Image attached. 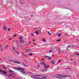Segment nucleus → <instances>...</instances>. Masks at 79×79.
<instances>
[{
	"label": "nucleus",
	"mask_w": 79,
	"mask_h": 79,
	"mask_svg": "<svg viewBox=\"0 0 79 79\" xmlns=\"http://www.w3.org/2000/svg\"><path fill=\"white\" fill-rule=\"evenodd\" d=\"M22 65H23V66H24V67H27V65H26V64H24V63H22Z\"/></svg>",
	"instance_id": "9b49d317"
},
{
	"label": "nucleus",
	"mask_w": 79,
	"mask_h": 79,
	"mask_svg": "<svg viewBox=\"0 0 79 79\" xmlns=\"http://www.w3.org/2000/svg\"><path fill=\"white\" fill-rule=\"evenodd\" d=\"M4 60H6V58H4Z\"/></svg>",
	"instance_id": "0e129e2a"
},
{
	"label": "nucleus",
	"mask_w": 79,
	"mask_h": 79,
	"mask_svg": "<svg viewBox=\"0 0 79 79\" xmlns=\"http://www.w3.org/2000/svg\"><path fill=\"white\" fill-rule=\"evenodd\" d=\"M76 54L77 55H78L79 56V54L78 53H76Z\"/></svg>",
	"instance_id": "c9c22d12"
},
{
	"label": "nucleus",
	"mask_w": 79,
	"mask_h": 79,
	"mask_svg": "<svg viewBox=\"0 0 79 79\" xmlns=\"http://www.w3.org/2000/svg\"><path fill=\"white\" fill-rule=\"evenodd\" d=\"M59 52L58 53L59 54L60 53V52H61V49H60V48H59Z\"/></svg>",
	"instance_id": "f3484780"
},
{
	"label": "nucleus",
	"mask_w": 79,
	"mask_h": 79,
	"mask_svg": "<svg viewBox=\"0 0 79 79\" xmlns=\"http://www.w3.org/2000/svg\"><path fill=\"white\" fill-rule=\"evenodd\" d=\"M52 64H55V63H52Z\"/></svg>",
	"instance_id": "052dcab7"
},
{
	"label": "nucleus",
	"mask_w": 79,
	"mask_h": 79,
	"mask_svg": "<svg viewBox=\"0 0 79 79\" xmlns=\"http://www.w3.org/2000/svg\"><path fill=\"white\" fill-rule=\"evenodd\" d=\"M43 71H44H44L47 72V71H45V70H44V69H43L42 70V72H43Z\"/></svg>",
	"instance_id": "a878e982"
},
{
	"label": "nucleus",
	"mask_w": 79,
	"mask_h": 79,
	"mask_svg": "<svg viewBox=\"0 0 79 79\" xmlns=\"http://www.w3.org/2000/svg\"><path fill=\"white\" fill-rule=\"evenodd\" d=\"M44 63H45V61H44L43 62L40 63V64H44Z\"/></svg>",
	"instance_id": "393cba45"
},
{
	"label": "nucleus",
	"mask_w": 79,
	"mask_h": 79,
	"mask_svg": "<svg viewBox=\"0 0 79 79\" xmlns=\"http://www.w3.org/2000/svg\"><path fill=\"white\" fill-rule=\"evenodd\" d=\"M42 60H44V59H42Z\"/></svg>",
	"instance_id": "13d9d810"
},
{
	"label": "nucleus",
	"mask_w": 79,
	"mask_h": 79,
	"mask_svg": "<svg viewBox=\"0 0 79 79\" xmlns=\"http://www.w3.org/2000/svg\"><path fill=\"white\" fill-rule=\"evenodd\" d=\"M13 49L14 50V51H15V52H16V50H15V47H13Z\"/></svg>",
	"instance_id": "aec40b11"
},
{
	"label": "nucleus",
	"mask_w": 79,
	"mask_h": 79,
	"mask_svg": "<svg viewBox=\"0 0 79 79\" xmlns=\"http://www.w3.org/2000/svg\"><path fill=\"white\" fill-rule=\"evenodd\" d=\"M24 61H25L26 63H27V61H26V60H24Z\"/></svg>",
	"instance_id": "f704fd0d"
},
{
	"label": "nucleus",
	"mask_w": 79,
	"mask_h": 79,
	"mask_svg": "<svg viewBox=\"0 0 79 79\" xmlns=\"http://www.w3.org/2000/svg\"><path fill=\"white\" fill-rule=\"evenodd\" d=\"M33 41H34V42H35V40L34 39L33 40Z\"/></svg>",
	"instance_id": "de8ad7c7"
},
{
	"label": "nucleus",
	"mask_w": 79,
	"mask_h": 79,
	"mask_svg": "<svg viewBox=\"0 0 79 79\" xmlns=\"http://www.w3.org/2000/svg\"><path fill=\"white\" fill-rule=\"evenodd\" d=\"M9 71L10 72V73H13L14 72V71H13L12 70H9Z\"/></svg>",
	"instance_id": "4468645a"
},
{
	"label": "nucleus",
	"mask_w": 79,
	"mask_h": 79,
	"mask_svg": "<svg viewBox=\"0 0 79 79\" xmlns=\"http://www.w3.org/2000/svg\"><path fill=\"white\" fill-rule=\"evenodd\" d=\"M13 42H18V40H13Z\"/></svg>",
	"instance_id": "4be33fe9"
},
{
	"label": "nucleus",
	"mask_w": 79,
	"mask_h": 79,
	"mask_svg": "<svg viewBox=\"0 0 79 79\" xmlns=\"http://www.w3.org/2000/svg\"><path fill=\"white\" fill-rule=\"evenodd\" d=\"M36 79H41V78H39L38 77H36Z\"/></svg>",
	"instance_id": "7c9ffc66"
},
{
	"label": "nucleus",
	"mask_w": 79,
	"mask_h": 79,
	"mask_svg": "<svg viewBox=\"0 0 79 79\" xmlns=\"http://www.w3.org/2000/svg\"><path fill=\"white\" fill-rule=\"evenodd\" d=\"M22 54H23V56H25V55H24V53H23V52L22 53Z\"/></svg>",
	"instance_id": "a19ab883"
},
{
	"label": "nucleus",
	"mask_w": 79,
	"mask_h": 79,
	"mask_svg": "<svg viewBox=\"0 0 79 79\" xmlns=\"http://www.w3.org/2000/svg\"><path fill=\"white\" fill-rule=\"evenodd\" d=\"M7 30L8 31H11V29L10 28H8Z\"/></svg>",
	"instance_id": "5701e85b"
},
{
	"label": "nucleus",
	"mask_w": 79,
	"mask_h": 79,
	"mask_svg": "<svg viewBox=\"0 0 79 79\" xmlns=\"http://www.w3.org/2000/svg\"><path fill=\"white\" fill-rule=\"evenodd\" d=\"M33 44H34V45H36L37 44H36L35 43H34Z\"/></svg>",
	"instance_id": "79ce46f5"
},
{
	"label": "nucleus",
	"mask_w": 79,
	"mask_h": 79,
	"mask_svg": "<svg viewBox=\"0 0 79 79\" xmlns=\"http://www.w3.org/2000/svg\"><path fill=\"white\" fill-rule=\"evenodd\" d=\"M16 35H17V34L14 35V37H16Z\"/></svg>",
	"instance_id": "473e14b6"
},
{
	"label": "nucleus",
	"mask_w": 79,
	"mask_h": 79,
	"mask_svg": "<svg viewBox=\"0 0 79 79\" xmlns=\"http://www.w3.org/2000/svg\"><path fill=\"white\" fill-rule=\"evenodd\" d=\"M0 60H2V59H1V58H0Z\"/></svg>",
	"instance_id": "338daca9"
},
{
	"label": "nucleus",
	"mask_w": 79,
	"mask_h": 79,
	"mask_svg": "<svg viewBox=\"0 0 79 79\" xmlns=\"http://www.w3.org/2000/svg\"><path fill=\"white\" fill-rule=\"evenodd\" d=\"M74 60V59H70V60Z\"/></svg>",
	"instance_id": "09e8293b"
},
{
	"label": "nucleus",
	"mask_w": 79,
	"mask_h": 79,
	"mask_svg": "<svg viewBox=\"0 0 79 79\" xmlns=\"http://www.w3.org/2000/svg\"><path fill=\"white\" fill-rule=\"evenodd\" d=\"M61 61V60H59L58 61V63H60Z\"/></svg>",
	"instance_id": "58836bf2"
},
{
	"label": "nucleus",
	"mask_w": 79,
	"mask_h": 79,
	"mask_svg": "<svg viewBox=\"0 0 79 79\" xmlns=\"http://www.w3.org/2000/svg\"><path fill=\"white\" fill-rule=\"evenodd\" d=\"M47 78V77L45 76V77H42L41 78V79H46Z\"/></svg>",
	"instance_id": "f8f14e48"
},
{
	"label": "nucleus",
	"mask_w": 79,
	"mask_h": 79,
	"mask_svg": "<svg viewBox=\"0 0 79 79\" xmlns=\"http://www.w3.org/2000/svg\"><path fill=\"white\" fill-rule=\"evenodd\" d=\"M8 47H9V45L8 44H7L5 46L4 49H7Z\"/></svg>",
	"instance_id": "423d86ee"
},
{
	"label": "nucleus",
	"mask_w": 79,
	"mask_h": 79,
	"mask_svg": "<svg viewBox=\"0 0 79 79\" xmlns=\"http://www.w3.org/2000/svg\"><path fill=\"white\" fill-rule=\"evenodd\" d=\"M18 47H19V45H18Z\"/></svg>",
	"instance_id": "603ef678"
},
{
	"label": "nucleus",
	"mask_w": 79,
	"mask_h": 79,
	"mask_svg": "<svg viewBox=\"0 0 79 79\" xmlns=\"http://www.w3.org/2000/svg\"><path fill=\"white\" fill-rule=\"evenodd\" d=\"M71 46H73V45H69L68 47H67V48H68V47H71Z\"/></svg>",
	"instance_id": "412c9836"
},
{
	"label": "nucleus",
	"mask_w": 79,
	"mask_h": 79,
	"mask_svg": "<svg viewBox=\"0 0 79 79\" xmlns=\"http://www.w3.org/2000/svg\"><path fill=\"white\" fill-rule=\"evenodd\" d=\"M55 48V49H57V48Z\"/></svg>",
	"instance_id": "4d7b16f0"
},
{
	"label": "nucleus",
	"mask_w": 79,
	"mask_h": 79,
	"mask_svg": "<svg viewBox=\"0 0 79 79\" xmlns=\"http://www.w3.org/2000/svg\"><path fill=\"white\" fill-rule=\"evenodd\" d=\"M20 42L21 44H24V41L23 40V39L20 40Z\"/></svg>",
	"instance_id": "0eeeda50"
},
{
	"label": "nucleus",
	"mask_w": 79,
	"mask_h": 79,
	"mask_svg": "<svg viewBox=\"0 0 79 79\" xmlns=\"http://www.w3.org/2000/svg\"><path fill=\"white\" fill-rule=\"evenodd\" d=\"M11 39H12V38H9V40H11Z\"/></svg>",
	"instance_id": "37998d69"
},
{
	"label": "nucleus",
	"mask_w": 79,
	"mask_h": 79,
	"mask_svg": "<svg viewBox=\"0 0 79 79\" xmlns=\"http://www.w3.org/2000/svg\"><path fill=\"white\" fill-rule=\"evenodd\" d=\"M27 56V55H25V56Z\"/></svg>",
	"instance_id": "69168bd1"
},
{
	"label": "nucleus",
	"mask_w": 79,
	"mask_h": 79,
	"mask_svg": "<svg viewBox=\"0 0 79 79\" xmlns=\"http://www.w3.org/2000/svg\"><path fill=\"white\" fill-rule=\"evenodd\" d=\"M53 62V61H52L51 62V64H52Z\"/></svg>",
	"instance_id": "a18cd8bd"
},
{
	"label": "nucleus",
	"mask_w": 79,
	"mask_h": 79,
	"mask_svg": "<svg viewBox=\"0 0 79 79\" xmlns=\"http://www.w3.org/2000/svg\"><path fill=\"white\" fill-rule=\"evenodd\" d=\"M74 64H75V65H76V66H77V64L76 63H75V62H74Z\"/></svg>",
	"instance_id": "bb28decb"
},
{
	"label": "nucleus",
	"mask_w": 79,
	"mask_h": 79,
	"mask_svg": "<svg viewBox=\"0 0 79 79\" xmlns=\"http://www.w3.org/2000/svg\"><path fill=\"white\" fill-rule=\"evenodd\" d=\"M33 76H37V77H42V75H33Z\"/></svg>",
	"instance_id": "6e6552de"
},
{
	"label": "nucleus",
	"mask_w": 79,
	"mask_h": 79,
	"mask_svg": "<svg viewBox=\"0 0 79 79\" xmlns=\"http://www.w3.org/2000/svg\"><path fill=\"white\" fill-rule=\"evenodd\" d=\"M33 55V54L32 53L29 54V55H30V56H32Z\"/></svg>",
	"instance_id": "6ab92c4d"
},
{
	"label": "nucleus",
	"mask_w": 79,
	"mask_h": 79,
	"mask_svg": "<svg viewBox=\"0 0 79 79\" xmlns=\"http://www.w3.org/2000/svg\"><path fill=\"white\" fill-rule=\"evenodd\" d=\"M31 44V41H30L29 42V44Z\"/></svg>",
	"instance_id": "5fc2aeb1"
},
{
	"label": "nucleus",
	"mask_w": 79,
	"mask_h": 79,
	"mask_svg": "<svg viewBox=\"0 0 79 79\" xmlns=\"http://www.w3.org/2000/svg\"><path fill=\"white\" fill-rule=\"evenodd\" d=\"M28 52L27 51V52H25V53H27V52Z\"/></svg>",
	"instance_id": "bf43d9fd"
},
{
	"label": "nucleus",
	"mask_w": 79,
	"mask_h": 79,
	"mask_svg": "<svg viewBox=\"0 0 79 79\" xmlns=\"http://www.w3.org/2000/svg\"><path fill=\"white\" fill-rule=\"evenodd\" d=\"M35 34H37V35H39V32H38V31H36L35 32Z\"/></svg>",
	"instance_id": "ddd939ff"
},
{
	"label": "nucleus",
	"mask_w": 79,
	"mask_h": 79,
	"mask_svg": "<svg viewBox=\"0 0 79 79\" xmlns=\"http://www.w3.org/2000/svg\"><path fill=\"white\" fill-rule=\"evenodd\" d=\"M31 35H33V34H31Z\"/></svg>",
	"instance_id": "3c124183"
},
{
	"label": "nucleus",
	"mask_w": 79,
	"mask_h": 79,
	"mask_svg": "<svg viewBox=\"0 0 79 79\" xmlns=\"http://www.w3.org/2000/svg\"><path fill=\"white\" fill-rule=\"evenodd\" d=\"M48 34L49 35H51V34H50V32H49V31L48 32Z\"/></svg>",
	"instance_id": "c85d7f7f"
},
{
	"label": "nucleus",
	"mask_w": 79,
	"mask_h": 79,
	"mask_svg": "<svg viewBox=\"0 0 79 79\" xmlns=\"http://www.w3.org/2000/svg\"><path fill=\"white\" fill-rule=\"evenodd\" d=\"M36 77H33V79H36Z\"/></svg>",
	"instance_id": "2f4dec72"
},
{
	"label": "nucleus",
	"mask_w": 79,
	"mask_h": 79,
	"mask_svg": "<svg viewBox=\"0 0 79 79\" xmlns=\"http://www.w3.org/2000/svg\"><path fill=\"white\" fill-rule=\"evenodd\" d=\"M48 59L49 60H51V58H48Z\"/></svg>",
	"instance_id": "49530a36"
},
{
	"label": "nucleus",
	"mask_w": 79,
	"mask_h": 79,
	"mask_svg": "<svg viewBox=\"0 0 79 79\" xmlns=\"http://www.w3.org/2000/svg\"><path fill=\"white\" fill-rule=\"evenodd\" d=\"M13 63H17V64H21V63H20V62H18L16 61H13Z\"/></svg>",
	"instance_id": "39448f33"
},
{
	"label": "nucleus",
	"mask_w": 79,
	"mask_h": 79,
	"mask_svg": "<svg viewBox=\"0 0 79 79\" xmlns=\"http://www.w3.org/2000/svg\"><path fill=\"white\" fill-rule=\"evenodd\" d=\"M2 67L3 68H5V65H2Z\"/></svg>",
	"instance_id": "4c0bfd02"
},
{
	"label": "nucleus",
	"mask_w": 79,
	"mask_h": 79,
	"mask_svg": "<svg viewBox=\"0 0 79 79\" xmlns=\"http://www.w3.org/2000/svg\"><path fill=\"white\" fill-rule=\"evenodd\" d=\"M61 41V40H58L57 41H56V42H58L59 41Z\"/></svg>",
	"instance_id": "c756f323"
},
{
	"label": "nucleus",
	"mask_w": 79,
	"mask_h": 79,
	"mask_svg": "<svg viewBox=\"0 0 79 79\" xmlns=\"http://www.w3.org/2000/svg\"><path fill=\"white\" fill-rule=\"evenodd\" d=\"M3 29L4 31H6V27L5 26H4L3 27Z\"/></svg>",
	"instance_id": "1a4fd4ad"
},
{
	"label": "nucleus",
	"mask_w": 79,
	"mask_h": 79,
	"mask_svg": "<svg viewBox=\"0 0 79 79\" xmlns=\"http://www.w3.org/2000/svg\"><path fill=\"white\" fill-rule=\"evenodd\" d=\"M19 40H22L23 39V37L22 36H20V37H19Z\"/></svg>",
	"instance_id": "9d476101"
},
{
	"label": "nucleus",
	"mask_w": 79,
	"mask_h": 79,
	"mask_svg": "<svg viewBox=\"0 0 79 79\" xmlns=\"http://www.w3.org/2000/svg\"><path fill=\"white\" fill-rule=\"evenodd\" d=\"M44 57H48V58H50V56H44Z\"/></svg>",
	"instance_id": "cd10ccee"
},
{
	"label": "nucleus",
	"mask_w": 79,
	"mask_h": 79,
	"mask_svg": "<svg viewBox=\"0 0 79 79\" xmlns=\"http://www.w3.org/2000/svg\"><path fill=\"white\" fill-rule=\"evenodd\" d=\"M17 69H19V71L21 72L22 74H26V72L24 71V69L23 68L20 67H17Z\"/></svg>",
	"instance_id": "f03ea898"
},
{
	"label": "nucleus",
	"mask_w": 79,
	"mask_h": 79,
	"mask_svg": "<svg viewBox=\"0 0 79 79\" xmlns=\"http://www.w3.org/2000/svg\"><path fill=\"white\" fill-rule=\"evenodd\" d=\"M16 52V53L17 54H19V52H18L16 51V52Z\"/></svg>",
	"instance_id": "a211bd4d"
},
{
	"label": "nucleus",
	"mask_w": 79,
	"mask_h": 79,
	"mask_svg": "<svg viewBox=\"0 0 79 79\" xmlns=\"http://www.w3.org/2000/svg\"><path fill=\"white\" fill-rule=\"evenodd\" d=\"M57 76L55 77H56L57 78H58L59 79H61L62 77H71V76H68V75H57Z\"/></svg>",
	"instance_id": "f257e3e1"
},
{
	"label": "nucleus",
	"mask_w": 79,
	"mask_h": 79,
	"mask_svg": "<svg viewBox=\"0 0 79 79\" xmlns=\"http://www.w3.org/2000/svg\"><path fill=\"white\" fill-rule=\"evenodd\" d=\"M49 52H53V51L52 50H50V51H49Z\"/></svg>",
	"instance_id": "72a5a7b5"
},
{
	"label": "nucleus",
	"mask_w": 79,
	"mask_h": 79,
	"mask_svg": "<svg viewBox=\"0 0 79 79\" xmlns=\"http://www.w3.org/2000/svg\"><path fill=\"white\" fill-rule=\"evenodd\" d=\"M3 51V49H1V51Z\"/></svg>",
	"instance_id": "680f3d73"
},
{
	"label": "nucleus",
	"mask_w": 79,
	"mask_h": 79,
	"mask_svg": "<svg viewBox=\"0 0 79 79\" xmlns=\"http://www.w3.org/2000/svg\"><path fill=\"white\" fill-rule=\"evenodd\" d=\"M0 73H2V74H4V75H6V74H7V72H6L3 70L2 69H0Z\"/></svg>",
	"instance_id": "7ed1b4c3"
},
{
	"label": "nucleus",
	"mask_w": 79,
	"mask_h": 79,
	"mask_svg": "<svg viewBox=\"0 0 79 79\" xmlns=\"http://www.w3.org/2000/svg\"><path fill=\"white\" fill-rule=\"evenodd\" d=\"M26 51H29V50H31L30 49H28V50H25Z\"/></svg>",
	"instance_id": "e433bc0d"
},
{
	"label": "nucleus",
	"mask_w": 79,
	"mask_h": 79,
	"mask_svg": "<svg viewBox=\"0 0 79 79\" xmlns=\"http://www.w3.org/2000/svg\"><path fill=\"white\" fill-rule=\"evenodd\" d=\"M43 41L44 42H46V40H45V39H43Z\"/></svg>",
	"instance_id": "dca6fc26"
},
{
	"label": "nucleus",
	"mask_w": 79,
	"mask_h": 79,
	"mask_svg": "<svg viewBox=\"0 0 79 79\" xmlns=\"http://www.w3.org/2000/svg\"><path fill=\"white\" fill-rule=\"evenodd\" d=\"M0 41H1V42H2V41H3V40H0Z\"/></svg>",
	"instance_id": "c03bdc74"
},
{
	"label": "nucleus",
	"mask_w": 79,
	"mask_h": 79,
	"mask_svg": "<svg viewBox=\"0 0 79 79\" xmlns=\"http://www.w3.org/2000/svg\"><path fill=\"white\" fill-rule=\"evenodd\" d=\"M44 66L45 70H47L48 69V68L49 67L48 65H47L45 64H44Z\"/></svg>",
	"instance_id": "20e7f679"
},
{
	"label": "nucleus",
	"mask_w": 79,
	"mask_h": 79,
	"mask_svg": "<svg viewBox=\"0 0 79 79\" xmlns=\"http://www.w3.org/2000/svg\"><path fill=\"white\" fill-rule=\"evenodd\" d=\"M35 30L37 29V28H35Z\"/></svg>",
	"instance_id": "6e6d98bb"
},
{
	"label": "nucleus",
	"mask_w": 79,
	"mask_h": 79,
	"mask_svg": "<svg viewBox=\"0 0 79 79\" xmlns=\"http://www.w3.org/2000/svg\"><path fill=\"white\" fill-rule=\"evenodd\" d=\"M65 35H66V36H68V33H66L65 34Z\"/></svg>",
	"instance_id": "b1692460"
},
{
	"label": "nucleus",
	"mask_w": 79,
	"mask_h": 79,
	"mask_svg": "<svg viewBox=\"0 0 79 79\" xmlns=\"http://www.w3.org/2000/svg\"><path fill=\"white\" fill-rule=\"evenodd\" d=\"M4 68L5 69H7V68H6V67H5V68Z\"/></svg>",
	"instance_id": "ea45409f"
},
{
	"label": "nucleus",
	"mask_w": 79,
	"mask_h": 79,
	"mask_svg": "<svg viewBox=\"0 0 79 79\" xmlns=\"http://www.w3.org/2000/svg\"><path fill=\"white\" fill-rule=\"evenodd\" d=\"M33 77L32 76H31V77H32V78H33Z\"/></svg>",
	"instance_id": "864d4df0"
},
{
	"label": "nucleus",
	"mask_w": 79,
	"mask_h": 79,
	"mask_svg": "<svg viewBox=\"0 0 79 79\" xmlns=\"http://www.w3.org/2000/svg\"><path fill=\"white\" fill-rule=\"evenodd\" d=\"M28 39H29V38H28Z\"/></svg>",
	"instance_id": "774afa93"
},
{
	"label": "nucleus",
	"mask_w": 79,
	"mask_h": 79,
	"mask_svg": "<svg viewBox=\"0 0 79 79\" xmlns=\"http://www.w3.org/2000/svg\"><path fill=\"white\" fill-rule=\"evenodd\" d=\"M0 47H1V44H0Z\"/></svg>",
	"instance_id": "e2e57ef3"
},
{
	"label": "nucleus",
	"mask_w": 79,
	"mask_h": 79,
	"mask_svg": "<svg viewBox=\"0 0 79 79\" xmlns=\"http://www.w3.org/2000/svg\"><path fill=\"white\" fill-rule=\"evenodd\" d=\"M30 16H31V17H32V16H33V17H34V15H31Z\"/></svg>",
	"instance_id": "8fccbe9b"
},
{
	"label": "nucleus",
	"mask_w": 79,
	"mask_h": 79,
	"mask_svg": "<svg viewBox=\"0 0 79 79\" xmlns=\"http://www.w3.org/2000/svg\"><path fill=\"white\" fill-rule=\"evenodd\" d=\"M57 35L59 37H60L62 35L61 34H57Z\"/></svg>",
	"instance_id": "2eb2a0df"
}]
</instances>
